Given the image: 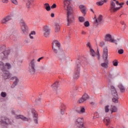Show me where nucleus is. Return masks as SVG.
<instances>
[{
	"label": "nucleus",
	"instance_id": "47",
	"mask_svg": "<svg viewBox=\"0 0 128 128\" xmlns=\"http://www.w3.org/2000/svg\"><path fill=\"white\" fill-rule=\"evenodd\" d=\"M2 2L3 4H8V0H2Z\"/></svg>",
	"mask_w": 128,
	"mask_h": 128
},
{
	"label": "nucleus",
	"instance_id": "56",
	"mask_svg": "<svg viewBox=\"0 0 128 128\" xmlns=\"http://www.w3.org/2000/svg\"><path fill=\"white\" fill-rule=\"evenodd\" d=\"M79 22H80V17L78 18Z\"/></svg>",
	"mask_w": 128,
	"mask_h": 128
},
{
	"label": "nucleus",
	"instance_id": "14",
	"mask_svg": "<svg viewBox=\"0 0 128 128\" xmlns=\"http://www.w3.org/2000/svg\"><path fill=\"white\" fill-rule=\"evenodd\" d=\"M10 52L9 50H6L3 53L1 54V58L3 60H6V58H8V56L10 54Z\"/></svg>",
	"mask_w": 128,
	"mask_h": 128
},
{
	"label": "nucleus",
	"instance_id": "49",
	"mask_svg": "<svg viewBox=\"0 0 128 128\" xmlns=\"http://www.w3.org/2000/svg\"><path fill=\"white\" fill-rule=\"evenodd\" d=\"M42 58H44V57H40L38 59L37 62H40V60H42Z\"/></svg>",
	"mask_w": 128,
	"mask_h": 128
},
{
	"label": "nucleus",
	"instance_id": "8",
	"mask_svg": "<svg viewBox=\"0 0 128 128\" xmlns=\"http://www.w3.org/2000/svg\"><path fill=\"white\" fill-rule=\"evenodd\" d=\"M36 60L33 59L31 60L29 65V70L28 72L30 74H34L36 72Z\"/></svg>",
	"mask_w": 128,
	"mask_h": 128
},
{
	"label": "nucleus",
	"instance_id": "32",
	"mask_svg": "<svg viewBox=\"0 0 128 128\" xmlns=\"http://www.w3.org/2000/svg\"><path fill=\"white\" fill-rule=\"evenodd\" d=\"M44 8H46L48 12H50V6L48 4L46 3L44 4Z\"/></svg>",
	"mask_w": 128,
	"mask_h": 128
},
{
	"label": "nucleus",
	"instance_id": "5",
	"mask_svg": "<svg viewBox=\"0 0 128 128\" xmlns=\"http://www.w3.org/2000/svg\"><path fill=\"white\" fill-rule=\"evenodd\" d=\"M104 110L106 113L110 112L111 114H112V112H118V108L114 105L107 104L104 106Z\"/></svg>",
	"mask_w": 128,
	"mask_h": 128
},
{
	"label": "nucleus",
	"instance_id": "26",
	"mask_svg": "<svg viewBox=\"0 0 128 128\" xmlns=\"http://www.w3.org/2000/svg\"><path fill=\"white\" fill-rule=\"evenodd\" d=\"M118 88L120 89V92H126V88L122 84H120L118 86Z\"/></svg>",
	"mask_w": 128,
	"mask_h": 128
},
{
	"label": "nucleus",
	"instance_id": "17",
	"mask_svg": "<svg viewBox=\"0 0 128 128\" xmlns=\"http://www.w3.org/2000/svg\"><path fill=\"white\" fill-rule=\"evenodd\" d=\"M80 12L83 16L86 14V6L84 4L80 5Z\"/></svg>",
	"mask_w": 128,
	"mask_h": 128
},
{
	"label": "nucleus",
	"instance_id": "15",
	"mask_svg": "<svg viewBox=\"0 0 128 128\" xmlns=\"http://www.w3.org/2000/svg\"><path fill=\"white\" fill-rule=\"evenodd\" d=\"M32 114L34 120V122H35L36 124H38V113L36 112V110H32Z\"/></svg>",
	"mask_w": 128,
	"mask_h": 128
},
{
	"label": "nucleus",
	"instance_id": "46",
	"mask_svg": "<svg viewBox=\"0 0 128 128\" xmlns=\"http://www.w3.org/2000/svg\"><path fill=\"white\" fill-rule=\"evenodd\" d=\"M56 8V4H53L52 6H51V8Z\"/></svg>",
	"mask_w": 128,
	"mask_h": 128
},
{
	"label": "nucleus",
	"instance_id": "52",
	"mask_svg": "<svg viewBox=\"0 0 128 128\" xmlns=\"http://www.w3.org/2000/svg\"><path fill=\"white\" fill-rule=\"evenodd\" d=\"M90 104H92V106H94V104H96V102H90Z\"/></svg>",
	"mask_w": 128,
	"mask_h": 128
},
{
	"label": "nucleus",
	"instance_id": "39",
	"mask_svg": "<svg viewBox=\"0 0 128 128\" xmlns=\"http://www.w3.org/2000/svg\"><path fill=\"white\" fill-rule=\"evenodd\" d=\"M113 64V66H118V61L116 60H114L112 62Z\"/></svg>",
	"mask_w": 128,
	"mask_h": 128
},
{
	"label": "nucleus",
	"instance_id": "25",
	"mask_svg": "<svg viewBox=\"0 0 128 128\" xmlns=\"http://www.w3.org/2000/svg\"><path fill=\"white\" fill-rule=\"evenodd\" d=\"M105 62L101 64V66L104 68H108V60H105Z\"/></svg>",
	"mask_w": 128,
	"mask_h": 128
},
{
	"label": "nucleus",
	"instance_id": "33",
	"mask_svg": "<svg viewBox=\"0 0 128 128\" xmlns=\"http://www.w3.org/2000/svg\"><path fill=\"white\" fill-rule=\"evenodd\" d=\"M30 4H32V0H27L26 6L28 8H30Z\"/></svg>",
	"mask_w": 128,
	"mask_h": 128
},
{
	"label": "nucleus",
	"instance_id": "22",
	"mask_svg": "<svg viewBox=\"0 0 128 128\" xmlns=\"http://www.w3.org/2000/svg\"><path fill=\"white\" fill-rule=\"evenodd\" d=\"M16 118L17 120L21 118V120H22L24 122H28V118L24 117L22 115H16Z\"/></svg>",
	"mask_w": 128,
	"mask_h": 128
},
{
	"label": "nucleus",
	"instance_id": "27",
	"mask_svg": "<svg viewBox=\"0 0 128 128\" xmlns=\"http://www.w3.org/2000/svg\"><path fill=\"white\" fill-rule=\"evenodd\" d=\"M55 28L56 32H58V30H60V22H56L55 23Z\"/></svg>",
	"mask_w": 128,
	"mask_h": 128
},
{
	"label": "nucleus",
	"instance_id": "38",
	"mask_svg": "<svg viewBox=\"0 0 128 128\" xmlns=\"http://www.w3.org/2000/svg\"><path fill=\"white\" fill-rule=\"evenodd\" d=\"M20 24L21 26H26V23H24V21L22 20H20Z\"/></svg>",
	"mask_w": 128,
	"mask_h": 128
},
{
	"label": "nucleus",
	"instance_id": "21",
	"mask_svg": "<svg viewBox=\"0 0 128 128\" xmlns=\"http://www.w3.org/2000/svg\"><path fill=\"white\" fill-rule=\"evenodd\" d=\"M94 18L95 19V22L98 24H100L102 20V16L100 15L98 18L95 16Z\"/></svg>",
	"mask_w": 128,
	"mask_h": 128
},
{
	"label": "nucleus",
	"instance_id": "62",
	"mask_svg": "<svg viewBox=\"0 0 128 128\" xmlns=\"http://www.w3.org/2000/svg\"><path fill=\"white\" fill-rule=\"evenodd\" d=\"M92 12H94V10H92Z\"/></svg>",
	"mask_w": 128,
	"mask_h": 128
},
{
	"label": "nucleus",
	"instance_id": "45",
	"mask_svg": "<svg viewBox=\"0 0 128 128\" xmlns=\"http://www.w3.org/2000/svg\"><path fill=\"white\" fill-rule=\"evenodd\" d=\"M12 4H16V5L18 4V0H12Z\"/></svg>",
	"mask_w": 128,
	"mask_h": 128
},
{
	"label": "nucleus",
	"instance_id": "13",
	"mask_svg": "<svg viewBox=\"0 0 128 128\" xmlns=\"http://www.w3.org/2000/svg\"><path fill=\"white\" fill-rule=\"evenodd\" d=\"M43 34L45 38H48V36H50V29L48 26H44L43 29Z\"/></svg>",
	"mask_w": 128,
	"mask_h": 128
},
{
	"label": "nucleus",
	"instance_id": "23",
	"mask_svg": "<svg viewBox=\"0 0 128 128\" xmlns=\"http://www.w3.org/2000/svg\"><path fill=\"white\" fill-rule=\"evenodd\" d=\"M28 28L26 25H24V26H21V29L22 32L24 34H28Z\"/></svg>",
	"mask_w": 128,
	"mask_h": 128
},
{
	"label": "nucleus",
	"instance_id": "12",
	"mask_svg": "<svg viewBox=\"0 0 128 128\" xmlns=\"http://www.w3.org/2000/svg\"><path fill=\"white\" fill-rule=\"evenodd\" d=\"M58 58H60V62H66L67 60H68V56H66L64 54V52H61L58 56Z\"/></svg>",
	"mask_w": 128,
	"mask_h": 128
},
{
	"label": "nucleus",
	"instance_id": "19",
	"mask_svg": "<svg viewBox=\"0 0 128 128\" xmlns=\"http://www.w3.org/2000/svg\"><path fill=\"white\" fill-rule=\"evenodd\" d=\"M11 80H14L13 82V86H12V88H14V86H18V82H20V80H18V78L16 76H14L11 78Z\"/></svg>",
	"mask_w": 128,
	"mask_h": 128
},
{
	"label": "nucleus",
	"instance_id": "28",
	"mask_svg": "<svg viewBox=\"0 0 128 128\" xmlns=\"http://www.w3.org/2000/svg\"><path fill=\"white\" fill-rule=\"evenodd\" d=\"M112 102L114 104H118V96L112 97Z\"/></svg>",
	"mask_w": 128,
	"mask_h": 128
},
{
	"label": "nucleus",
	"instance_id": "9",
	"mask_svg": "<svg viewBox=\"0 0 128 128\" xmlns=\"http://www.w3.org/2000/svg\"><path fill=\"white\" fill-rule=\"evenodd\" d=\"M104 40L105 42H112V44H118V40H116L112 38V36L110 34H107L105 35L104 36Z\"/></svg>",
	"mask_w": 128,
	"mask_h": 128
},
{
	"label": "nucleus",
	"instance_id": "43",
	"mask_svg": "<svg viewBox=\"0 0 128 128\" xmlns=\"http://www.w3.org/2000/svg\"><path fill=\"white\" fill-rule=\"evenodd\" d=\"M86 112V109L84 108H81L80 114H84Z\"/></svg>",
	"mask_w": 128,
	"mask_h": 128
},
{
	"label": "nucleus",
	"instance_id": "55",
	"mask_svg": "<svg viewBox=\"0 0 128 128\" xmlns=\"http://www.w3.org/2000/svg\"><path fill=\"white\" fill-rule=\"evenodd\" d=\"M82 34H86V32H82Z\"/></svg>",
	"mask_w": 128,
	"mask_h": 128
},
{
	"label": "nucleus",
	"instance_id": "34",
	"mask_svg": "<svg viewBox=\"0 0 128 128\" xmlns=\"http://www.w3.org/2000/svg\"><path fill=\"white\" fill-rule=\"evenodd\" d=\"M75 110L77 114H80V107H76Z\"/></svg>",
	"mask_w": 128,
	"mask_h": 128
},
{
	"label": "nucleus",
	"instance_id": "51",
	"mask_svg": "<svg viewBox=\"0 0 128 128\" xmlns=\"http://www.w3.org/2000/svg\"><path fill=\"white\" fill-rule=\"evenodd\" d=\"M87 46H88V48H90H90H92V46H90V43L88 42L87 44Z\"/></svg>",
	"mask_w": 128,
	"mask_h": 128
},
{
	"label": "nucleus",
	"instance_id": "61",
	"mask_svg": "<svg viewBox=\"0 0 128 128\" xmlns=\"http://www.w3.org/2000/svg\"><path fill=\"white\" fill-rule=\"evenodd\" d=\"M25 42H28V40H26Z\"/></svg>",
	"mask_w": 128,
	"mask_h": 128
},
{
	"label": "nucleus",
	"instance_id": "50",
	"mask_svg": "<svg viewBox=\"0 0 128 128\" xmlns=\"http://www.w3.org/2000/svg\"><path fill=\"white\" fill-rule=\"evenodd\" d=\"M96 56H97L98 60H100V52L98 51Z\"/></svg>",
	"mask_w": 128,
	"mask_h": 128
},
{
	"label": "nucleus",
	"instance_id": "29",
	"mask_svg": "<svg viewBox=\"0 0 128 128\" xmlns=\"http://www.w3.org/2000/svg\"><path fill=\"white\" fill-rule=\"evenodd\" d=\"M0 96L1 98H6L8 96V93L5 92H0Z\"/></svg>",
	"mask_w": 128,
	"mask_h": 128
},
{
	"label": "nucleus",
	"instance_id": "63",
	"mask_svg": "<svg viewBox=\"0 0 128 128\" xmlns=\"http://www.w3.org/2000/svg\"><path fill=\"white\" fill-rule=\"evenodd\" d=\"M24 0V2H26V0Z\"/></svg>",
	"mask_w": 128,
	"mask_h": 128
},
{
	"label": "nucleus",
	"instance_id": "53",
	"mask_svg": "<svg viewBox=\"0 0 128 128\" xmlns=\"http://www.w3.org/2000/svg\"><path fill=\"white\" fill-rule=\"evenodd\" d=\"M42 70H45L46 69V66H42L41 67Z\"/></svg>",
	"mask_w": 128,
	"mask_h": 128
},
{
	"label": "nucleus",
	"instance_id": "48",
	"mask_svg": "<svg viewBox=\"0 0 128 128\" xmlns=\"http://www.w3.org/2000/svg\"><path fill=\"white\" fill-rule=\"evenodd\" d=\"M84 22V18L82 16L80 17V22Z\"/></svg>",
	"mask_w": 128,
	"mask_h": 128
},
{
	"label": "nucleus",
	"instance_id": "24",
	"mask_svg": "<svg viewBox=\"0 0 128 128\" xmlns=\"http://www.w3.org/2000/svg\"><path fill=\"white\" fill-rule=\"evenodd\" d=\"M104 2H108V0H102L97 2H96V6H102L104 5Z\"/></svg>",
	"mask_w": 128,
	"mask_h": 128
},
{
	"label": "nucleus",
	"instance_id": "64",
	"mask_svg": "<svg viewBox=\"0 0 128 128\" xmlns=\"http://www.w3.org/2000/svg\"><path fill=\"white\" fill-rule=\"evenodd\" d=\"M79 8H80V6H79Z\"/></svg>",
	"mask_w": 128,
	"mask_h": 128
},
{
	"label": "nucleus",
	"instance_id": "40",
	"mask_svg": "<svg viewBox=\"0 0 128 128\" xmlns=\"http://www.w3.org/2000/svg\"><path fill=\"white\" fill-rule=\"evenodd\" d=\"M41 99L40 98H38V99H36L35 101L36 104H40V102Z\"/></svg>",
	"mask_w": 128,
	"mask_h": 128
},
{
	"label": "nucleus",
	"instance_id": "3",
	"mask_svg": "<svg viewBox=\"0 0 128 128\" xmlns=\"http://www.w3.org/2000/svg\"><path fill=\"white\" fill-rule=\"evenodd\" d=\"M124 6V3H119L117 0H112L110 3V10L116 12L117 10H120Z\"/></svg>",
	"mask_w": 128,
	"mask_h": 128
},
{
	"label": "nucleus",
	"instance_id": "1",
	"mask_svg": "<svg viewBox=\"0 0 128 128\" xmlns=\"http://www.w3.org/2000/svg\"><path fill=\"white\" fill-rule=\"evenodd\" d=\"M64 8L66 10L67 26H70L74 22V18L72 15L74 12V6L70 4V0H64Z\"/></svg>",
	"mask_w": 128,
	"mask_h": 128
},
{
	"label": "nucleus",
	"instance_id": "18",
	"mask_svg": "<svg viewBox=\"0 0 128 128\" xmlns=\"http://www.w3.org/2000/svg\"><path fill=\"white\" fill-rule=\"evenodd\" d=\"M90 98V96L86 93H83L81 98V102H84Z\"/></svg>",
	"mask_w": 128,
	"mask_h": 128
},
{
	"label": "nucleus",
	"instance_id": "59",
	"mask_svg": "<svg viewBox=\"0 0 128 128\" xmlns=\"http://www.w3.org/2000/svg\"><path fill=\"white\" fill-rule=\"evenodd\" d=\"M126 4L128 6V1L126 2Z\"/></svg>",
	"mask_w": 128,
	"mask_h": 128
},
{
	"label": "nucleus",
	"instance_id": "11",
	"mask_svg": "<svg viewBox=\"0 0 128 128\" xmlns=\"http://www.w3.org/2000/svg\"><path fill=\"white\" fill-rule=\"evenodd\" d=\"M60 86V82H56L51 86L52 88L55 90L56 94H58L60 92V88H58Z\"/></svg>",
	"mask_w": 128,
	"mask_h": 128
},
{
	"label": "nucleus",
	"instance_id": "57",
	"mask_svg": "<svg viewBox=\"0 0 128 128\" xmlns=\"http://www.w3.org/2000/svg\"><path fill=\"white\" fill-rule=\"evenodd\" d=\"M117 40H120V38H117Z\"/></svg>",
	"mask_w": 128,
	"mask_h": 128
},
{
	"label": "nucleus",
	"instance_id": "35",
	"mask_svg": "<svg viewBox=\"0 0 128 128\" xmlns=\"http://www.w3.org/2000/svg\"><path fill=\"white\" fill-rule=\"evenodd\" d=\"M90 52L92 56H96V52H94V50H92V48L90 49Z\"/></svg>",
	"mask_w": 128,
	"mask_h": 128
},
{
	"label": "nucleus",
	"instance_id": "41",
	"mask_svg": "<svg viewBox=\"0 0 128 128\" xmlns=\"http://www.w3.org/2000/svg\"><path fill=\"white\" fill-rule=\"evenodd\" d=\"M80 128H86V126L84 125V122L80 123Z\"/></svg>",
	"mask_w": 128,
	"mask_h": 128
},
{
	"label": "nucleus",
	"instance_id": "2",
	"mask_svg": "<svg viewBox=\"0 0 128 128\" xmlns=\"http://www.w3.org/2000/svg\"><path fill=\"white\" fill-rule=\"evenodd\" d=\"M0 68H1L3 72L2 77L4 79L8 80V78H10V74L6 68L8 69L10 68H12L10 64L6 63L4 64L2 62H0Z\"/></svg>",
	"mask_w": 128,
	"mask_h": 128
},
{
	"label": "nucleus",
	"instance_id": "10",
	"mask_svg": "<svg viewBox=\"0 0 128 128\" xmlns=\"http://www.w3.org/2000/svg\"><path fill=\"white\" fill-rule=\"evenodd\" d=\"M14 18V14H10L6 16H4L1 20L2 24H8V22L10 20H12Z\"/></svg>",
	"mask_w": 128,
	"mask_h": 128
},
{
	"label": "nucleus",
	"instance_id": "60",
	"mask_svg": "<svg viewBox=\"0 0 128 128\" xmlns=\"http://www.w3.org/2000/svg\"><path fill=\"white\" fill-rule=\"evenodd\" d=\"M82 120H84V118H81Z\"/></svg>",
	"mask_w": 128,
	"mask_h": 128
},
{
	"label": "nucleus",
	"instance_id": "58",
	"mask_svg": "<svg viewBox=\"0 0 128 128\" xmlns=\"http://www.w3.org/2000/svg\"><path fill=\"white\" fill-rule=\"evenodd\" d=\"M78 104H80V100H78Z\"/></svg>",
	"mask_w": 128,
	"mask_h": 128
},
{
	"label": "nucleus",
	"instance_id": "6",
	"mask_svg": "<svg viewBox=\"0 0 128 128\" xmlns=\"http://www.w3.org/2000/svg\"><path fill=\"white\" fill-rule=\"evenodd\" d=\"M52 44L53 52L58 54L60 48V43L58 40H54Z\"/></svg>",
	"mask_w": 128,
	"mask_h": 128
},
{
	"label": "nucleus",
	"instance_id": "42",
	"mask_svg": "<svg viewBox=\"0 0 128 128\" xmlns=\"http://www.w3.org/2000/svg\"><path fill=\"white\" fill-rule=\"evenodd\" d=\"M10 32H11V34H12L14 36L16 34V31L14 29H12V30H11Z\"/></svg>",
	"mask_w": 128,
	"mask_h": 128
},
{
	"label": "nucleus",
	"instance_id": "44",
	"mask_svg": "<svg viewBox=\"0 0 128 128\" xmlns=\"http://www.w3.org/2000/svg\"><path fill=\"white\" fill-rule=\"evenodd\" d=\"M124 52V50L120 49L118 50V53H119L120 54H122V53Z\"/></svg>",
	"mask_w": 128,
	"mask_h": 128
},
{
	"label": "nucleus",
	"instance_id": "36",
	"mask_svg": "<svg viewBox=\"0 0 128 128\" xmlns=\"http://www.w3.org/2000/svg\"><path fill=\"white\" fill-rule=\"evenodd\" d=\"M84 26H86V28H88V26H90V22L88 21L85 22H84Z\"/></svg>",
	"mask_w": 128,
	"mask_h": 128
},
{
	"label": "nucleus",
	"instance_id": "31",
	"mask_svg": "<svg viewBox=\"0 0 128 128\" xmlns=\"http://www.w3.org/2000/svg\"><path fill=\"white\" fill-rule=\"evenodd\" d=\"M104 122L106 124V126H108V124H110V118L106 117L104 120Z\"/></svg>",
	"mask_w": 128,
	"mask_h": 128
},
{
	"label": "nucleus",
	"instance_id": "20",
	"mask_svg": "<svg viewBox=\"0 0 128 128\" xmlns=\"http://www.w3.org/2000/svg\"><path fill=\"white\" fill-rule=\"evenodd\" d=\"M108 48H105L103 50L102 58L104 60H108Z\"/></svg>",
	"mask_w": 128,
	"mask_h": 128
},
{
	"label": "nucleus",
	"instance_id": "7",
	"mask_svg": "<svg viewBox=\"0 0 128 128\" xmlns=\"http://www.w3.org/2000/svg\"><path fill=\"white\" fill-rule=\"evenodd\" d=\"M1 126H3V128H6L8 126H10V124H12V120H10L7 118H2V120L0 122Z\"/></svg>",
	"mask_w": 128,
	"mask_h": 128
},
{
	"label": "nucleus",
	"instance_id": "16",
	"mask_svg": "<svg viewBox=\"0 0 128 128\" xmlns=\"http://www.w3.org/2000/svg\"><path fill=\"white\" fill-rule=\"evenodd\" d=\"M110 90V94L112 97L118 96V92H116V88H114V86H112Z\"/></svg>",
	"mask_w": 128,
	"mask_h": 128
},
{
	"label": "nucleus",
	"instance_id": "4",
	"mask_svg": "<svg viewBox=\"0 0 128 128\" xmlns=\"http://www.w3.org/2000/svg\"><path fill=\"white\" fill-rule=\"evenodd\" d=\"M76 72L73 75V78L74 80H78L80 78V60H77L76 62V64L75 66Z\"/></svg>",
	"mask_w": 128,
	"mask_h": 128
},
{
	"label": "nucleus",
	"instance_id": "37",
	"mask_svg": "<svg viewBox=\"0 0 128 128\" xmlns=\"http://www.w3.org/2000/svg\"><path fill=\"white\" fill-rule=\"evenodd\" d=\"M60 114H62V116L64 114V109L62 108V106H60Z\"/></svg>",
	"mask_w": 128,
	"mask_h": 128
},
{
	"label": "nucleus",
	"instance_id": "30",
	"mask_svg": "<svg viewBox=\"0 0 128 128\" xmlns=\"http://www.w3.org/2000/svg\"><path fill=\"white\" fill-rule=\"evenodd\" d=\"M36 36V32L32 31L30 34H29V37L30 40H34V36Z\"/></svg>",
	"mask_w": 128,
	"mask_h": 128
},
{
	"label": "nucleus",
	"instance_id": "54",
	"mask_svg": "<svg viewBox=\"0 0 128 128\" xmlns=\"http://www.w3.org/2000/svg\"><path fill=\"white\" fill-rule=\"evenodd\" d=\"M51 17H52V18H54V13H52V14H51Z\"/></svg>",
	"mask_w": 128,
	"mask_h": 128
}]
</instances>
